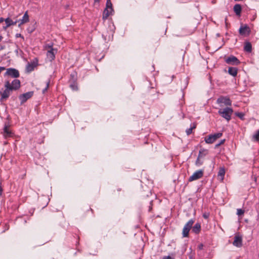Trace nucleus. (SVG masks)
<instances>
[{"label":"nucleus","instance_id":"13","mask_svg":"<svg viewBox=\"0 0 259 259\" xmlns=\"http://www.w3.org/2000/svg\"><path fill=\"white\" fill-rule=\"evenodd\" d=\"M203 152H206V150L204 149H201L199 151L198 156L195 162V164L198 166L201 165L203 163V161L201 160V159L202 158L201 153Z\"/></svg>","mask_w":259,"mask_h":259},{"label":"nucleus","instance_id":"42","mask_svg":"<svg viewBox=\"0 0 259 259\" xmlns=\"http://www.w3.org/2000/svg\"><path fill=\"white\" fill-rule=\"evenodd\" d=\"M100 0H95L94 2L95 3H99L100 2Z\"/></svg>","mask_w":259,"mask_h":259},{"label":"nucleus","instance_id":"12","mask_svg":"<svg viewBox=\"0 0 259 259\" xmlns=\"http://www.w3.org/2000/svg\"><path fill=\"white\" fill-rule=\"evenodd\" d=\"M217 103L219 104L224 103L226 105H231V101L229 98L222 96L217 99Z\"/></svg>","mask_w":259,"mask_h":259},{"label":"nucleus","instance_id":"15","mask_svg":"<svg viewBox=\"0 0 259 259\" xmlns=\"http://www.w3.org/2000/svg\"><path fill=\"white\" fill-rule=\"evenodd\" d=\"M112 12L110 9L105 8L103 13V19L104 20H106L109 15L112 14Z\"/></svg>","mask_w":259,"mask_h":259},{"label":"nucleus","instance_id":"37","mask_svg":"<svg viewBox=\"0 0 259 259\" xmlns=\"http://www.w3.org/2000/svg\"><path fill=\"white\" fill-rule=\"evenodd\" d=\"M203 247V244H199V245H198V248H199V249H202Z\"/></svg>","mask_w":259,"mask_h":259},{"label":"nucleus","instance_id":"31","mask_svg":"<svg viewBox=\"0 0 259 259\" xmlns=\"http://www.w3.org/2000/svg\"><path fill=\"white\" fill-rule=\"evenodd\" d=\"M244 210H243L242 209H237V214L239 216L243 215L244 214Z\"/></svg>","mask_w":259,"mask_h":259},{"label":"nucleus","instance_id":"18","mask_svg":"<svg viewBox=\"0 0 259 259\" xmlns=\"http://www.w3.org/2000/svg\"><path fill=\"white\" fill-rule=\"evenodd\" d=\"M238 69L235 67H230L228 68V73L233 76H235L237 74Z\"/></svg>","mask_w":259,"mask_h":259},{"label":"nucleus","instance_id":"46","mask_svg":"<svg viewBox=\"0 0 259 259\" xmlns=\"http://www.w3.org/2000/svg\"><path fill=\"white\" fill-rule=\"evenodd\" d=\"M212 3L213 4H214V3H215V2L214 1H212Z\"/></svg>","mask_w":259,"mask_h":259},{"label":"nucleus","instance_id":"21","mask_svg":"<svg viewBox=\"0 0 259 259\" xmlns=\"http://www.w3.org/2000/svg\"><path fill=\"white\" fill-rule=\"evenodd\" d=\"M225 174V169L224 167H221L219 169L218 176V177H220V179L222 181L224 180V176Z\"/></svg>","mask_w":259,"mask_h":259},{"label":"nucleus","instance_id":"1","mask_svg":"<svg viewBox=\"0 0 259 259\" xmlns=\"http://www.w3.org/2000/svg\"><path fill=\"white\" fill-rule=\"evenodd\" d=\"M20 87V82H6L5 88L0 90L1 101H4L9 98L13 90H16Z\"/></svg>","mask_w":259,"mask_h":259},{"label":"nucleus","instance_id":"27","mask_svg":"<svg viewBox=\"0 0 259 259\" xmlns=\"http://www.w3.org/2000/svg\"><path fill=\"white\" fill-rule=\"evenodd\" d=\"M252 138L255 141H259V130L253 135Z\"/></svg>","mask_w":259,"mask_h":259},{"label":"nucleus","instance_id":"8","mask_svg":"<svg viewBox=\"0 0 259 259\" xmlns=\"http://www.w3.org/2000/svg\"><path fill=\"white\" fill-rule=\"evenodd\" d=\"M239 32L241 35H248L250 32V29L247 25H245L240 27Z\"/></svg>","mask_w":259,"mask_h":259},{"label":"nucleus","instance_id":"20","mask_svg":"<svg viewBox=\"0 0 259 259\" xmlns=\"http://www.w3.org/2000/svg\"><path fill=\"white\" fill-rule=\"evenodd\" d=\"M244 50L248 53H250L252 51V45L250 42H246L245 43Z\"/></svg>","mask_w":259,"mask_h":259},{"label":"nucleus","instance_id":"35","mask_svg":"<svg viewBox=\"0 0 259 259\" xmlns=\"http://www.w3.org/2000/svg\"><path fill=\"white\" fill-rule=\"evenodd\" d=\"M162 259H174V258H173L171 257H170V256L168 255V256H163Z\"/></svg>","mask_w":259,"mask_h":259},{"label":"nucleus","instance_id":"19","mask_svg":"<svg viewBox=\"0 0 259 259\" xmlns=\"http://www.w3.org/2000/svg\"><path fill=\"white\" fill-rule=\"evenodd\" d=\"M5 21L7 24V25L4 27L5 29H6L7 27H10L11 25H15L17 23L16 21L13 22L11 19L8 18L5 20Z\"/></svg>","mask_w":259,"mask_h":259},{"label":"nucleus","instance_id":"44","mask_svg":"<svg viewBox=\"0 0 259 259\" xmlns=\"http://www.w3.org/2000/svg\"><path fill=\"white\" fill-rule=\"evenodd\" d=\"M152 209V207L151 206H149V211H151Z\"/></svg>","mask_w":259,"mask_h":259},{"label":"nucleus","instance_id":"24","mask_svg":"<svg viewBox=\"0 0 259 259\" xmlns=\"http://www.w3.org/2000/svg\"><path fill=\"white\" fill-rule=\"evenodd\" d=\"M106 9H110L111 11H113V9L112 8V4L110 0H107Z\"/></svg>","mask_w":259,"mask_h":259},{"label":"nucleus","instance_id":"16","mask_svg":"<svg viewBox=\"0 0 259 259\" xmlns=\"http://www.w3.org/2000/svg\"><path fill=\"white\" fill-rule=\"evenodd\" d=\"M192 231L195 234H198L201 230V225L200 223H197L192 227Z\"/></svg>","mask_w":259,"mask_h":259},{"label":"nucleus","instance_id":"28","mask_svg":"<svg viewBox=\"0 0 259 259\" xmlns=\"http://www.w3.org/2000/svg\"><path fill=\"white\" fill-rule=\"evenodd\" d=\"M222 135L223 134L221 133H218L211 135L212 136L213 138L214 139V141H215L217 139L222 137Z\"/></svg>","mask_w":259,"mask_h":259},{"label":"nucleus","instance_id":"6","mask_svg":"<svg viewBox=\"0 0 259 259\" xmlns=\"http://www.w3.org/2000/svg\"><path fill=\"white\" fill-rule=\"evenodd\" d=\"M227 64L231 65H238L240 63V61L237 57L234 56H230L225 59Z\"/></svg>","mask_w":259,"mask_h":259},{"label":"nucleus","instance_id":"14","mask_svg":"<svg viewBox=\"0 0 259 259\" xmlns=\"http://www.w3.org/2000/svg\"><path fill=\"white\" fill-rule=\"evenodd\" d=\"M19 21H20V23L19 24V25H20L23 24L24 23H27V22H28L29 21V16L28 15V12L27 11H26L24 13L22 18L21 19L19 20Z\"/></svg>","mask_w":259,"mask_h":259},{"label":"nucleus","instance_id":"33","mask_svg":"<svg viewBox=\"0 0 259 259\" xmlns=\"http://www.w3.org/2000/svg\"><path fill=\"white\" fill-rule=\"evenodd\" d=\"M49 82H47L46 87L42 90V92L43 94H45V92L47 91L48 88H49Z\"/></svg>","mask_w":259,"mask_h":259},{"label":"nucleus","instance_id":"29","mask_svg":"<svg viewBox=\"0 0 259 259\" xmlns=\"http://www.w3.org/2000/svg\"><path fill=\"white\" fill-rule=\"evenodd\" d=\"M70 87L74 91L77 90L78 89L77 82H73L70 85Z\"/></svg>","mask_w":259,"mask_h":259},{"label":"nucleus","instance_id":"4","mask_svg":"<svg viewBox=\"0 0 259 259\" xmlns=\"http://www.w3.org/2000/svg\"><path fill=\"white\" fill-rule=\"evenodd\" d=\"M34 94L33 91H30L26 93H24L19 96V99L20 100V104L22 105L27 101V100L31 98Z\"/></svg>","mask_w":259,"mask_h":259},{"label":"nucleus","instance_id":"43","mask_svg":"<svg viewBox=\"0 0 259 259\" xmlns=\"http://www.w3.org/2000/svg\"><path fill=\"white\" fill-rule=\"evenodd\" d=\"M2 39H3V36L2 35H0V42L1 41Z\"/></svg>","mask_w":259,"mask_h":259},{"label":"nucleus","instance_id":"26","mask_svg":"<svg viewBox=\"0 0 259 259\" xmlns=\"http://www.w3.org/2000/svg\"><path fill=\"white\" fill-rule=\"evenodd\" d=\"M34 65L33 64L28 63L26 66V70L27 72H31L34 69Z\"/></svg>","mask_w":259,"mask_h":259},{"label":"nucleus","instance_id":"38","mask_svg":"<svg viewBox=\"0 0 259 259\" xmlns=\"http://www.w3.org/2000/svg\"><path fill=\"white\" fill-rule=\"evenodd\" d=\"M207 153V150H206V152H203L201 153V155L202 156V157H203L205 155H206Z\"/></svg>","mask_w":259,"mask_h":259},{"label":"nucleus","instance_id":"36","mask_svg":"<svg viewBox=\"0 0 259 259\" xmlns=\"http://www.w3.org/2000/svg\"><path fill=\"white\" fill-rule=\"evenodd\" d=\"M51 48H53L52 45H48L46 46V48L48 49V50H50L51 49Z\"/></svg>","mask_w":259,"mask_h":259},{"label":"nucleus","instance_id":"40","mask_svg":"<svg viewBox=\"0 0 259 259\" xmlns=\"http://www.w3.org/2000/svg\"><path fill=\"white\" fill-rule=\"evenodd\" d=\"M2 192H3V189L0 186V196L2 195Z\"/></svg>","mask_w":259,"mask_h":259},{"label":"nucleus","instance_id":"23","mask_svg":"<svg viewBox=\"0 0 259 259\" xmlns=\"http://www.w3.org/2000/svg\"><path fill=\"white\" fill-rule=\"evenodd\" d=\"M196 127V124L195 123H193L191 125L190 128H187L186 131L187 135H190L192 133V131L193 129H195Z\"/></svg>","mask_w":259,"mask_h":259},{"label":"nucleus","instance_id":"10","mask_svg":"<svg viewBox=\"0 0 259 259\" xmlns=\"http://www.w3.org/2000/svg\"><path fill=\"white\" fill-rule=\"evenodd\" d=\"M233 244L238 247H240L242 245V237L239 235H236L234 237V240Z\"/></svg>","mask_w":259,"mask_h":259},{"label":"nucleus","instance_id":"32","mask_svg":"<svg viewBox=\"0 0 259 259\" xmlns=\"http://www.w3.org/2000/svg\"><path fill=\"white\" fill-rule=\"evenodd\" d=\"M225 141V140H222L218 144L215 145V148H217L221 146V145L223 144Z\"/></svg>","mask_w":259,"mask_h":259},{"label":"nucleus","instance_id":"45","mask_svg":"<svg viewBox=\"0 0 259 259\" xmlns=\"http://www.w3.org/2000/svg\"><path fill=\"white\" fill-rule=\"evenodd\" d=\"M13 81H20V80H18V79H15V80H14Z\"/></svg>","mask_w":259,"mask_h":259},{"label":"nucleus","instance_id":"3","mask_svg":"<svg viewBox=\"0 0 259 259\" xmlns=\"http://www.w3.org/2000/svg\"><path fill=\"white\" fill-rule=\"evenodd\" d=\"M194 223V221L193 219H191L185 224L182 231L183 237H187L189 236V231L192 228Z\"/></svg>","mask_w":259,"mask_h":259},{"label":"nucleus","instance_id":"39","mask_svg":"<svg viewBox=\"0 0 259 259\" xmlns=\"http://www.w3.org/2000/svg\"><path fill=\"white\" fill-rule=\"evenodd\" d=\"M16 37H23V36H22V35H21V34H20V33H17V34H16Z\"/></svg>","mask_w":259,"mask_h":259},{"label":"nucleus","instance_id":"25","mask_svg":"<svg viewBox=\"0 0 259 259\" xmlns=\"http://www.w3.org/2000/svg\"><path fill=\"white\" fill-rule=\"evenodd\" d=\"M71 79L69 81H76L77 80V73L75 71H73L70 74Z\"/></svg>","mask_w":259,"mask_h":259},{"label":"nucleus","instance_id":"9","mask_svg":"<svg viewBox=\"0 0 259 259\" xmlns=\"http://www.w3.org/2000/svg\"><path fill=\"white\" fill-rule=\"evenodd\" d=\"M3 136L5 138L7 139L13 136V133L10 130L8 125H5L3 130Z\"/></svg>","mask_w":259,"mask_h":259},{"label":"nucleus","instance_id":"17","mask_svg":"<svg viewBox=\"0 0 259 259\" xmlns=\"http://www.w3.org/2000/svg\"><path fill=\"white\" fill-rule=\"evenodd\" d=\"M233 10H234V12L237 16H240V14H241V10H242L241 6L240 5L236 4L234 6Z\"/></svg>","mask_w":259,"mask_h":259},{"label":"nucleus","instance_id":"5","mask_svg":"<svg viewBox=\"0 0 259 259\" xmlns=\"http://www.w3.org/2000/svg\"><path fill=\"white\" fill-rule=\"evenodd\" d=\"M5 76H10L13 78H17L19 76V72L18 70L15 68H9L7 69L5 73Z\"/></svg>","mask_w":259,"mask_h":259},{"label":"nucleus","instance_id":"2","mask_svg":"<svg viewBox=\"0 0 259 259\" xmlns=\"http://www.w3.org/2000/svg\"><path fill=\"white\" fill-rule=\"evenodd\" d=\"M232 109L227 107L224 109H220L218 111L220 115L225 118L227 121L231 119V116L233 113Z\"/></svg>","mask_w":259,"mask_h":259},{"label":"nucleus","instance_id":"11","mask_svg":"<svg viewBox=\"0 0 259 259\" xmlns=\"http://www.w3.org/2000/svg\"><path fill=\"white\" fill-rule=\"evenodd\" d=\"M57 52V49L51 48L50 50H48L47 52V57L51 60H53L55 58V54Z\"/></svg>","mask_w":259,"mask_h":259},{"label":"nucleus","instance_id":"34","mask_svg":"<svg viewBox=\"0 0 259 259\" xmlns=\"http://www.w3.org/2000/svg\"><path fill=\"white\" fill-rule=\"evenodd\" d=\"M209 216V214L208 213H204L203 214V217L204 219H207Z\"/></svg>","mask_w":259,"mask_h":259},{"label":"nucleus","instance_id":"41","mask_svg":"<svg viewBox=\"0 0 259 259\" xmlns=\"http://www.w3.org/2000/svg\"><path fill=\"white\" fill-rule=\"evenodd\" d=\"M4 21V19L3 18H0V23L3 22Z\"/></svg>","mask_w":259,"mask_h":259},{"label":"nucleus","instance_id":"7","mask_svg":"<svg viewBox=\"0 0 259 259\" xmlns=\"http://www.w3.org/2000/svg\"><path fill=\"white\" fill-rule=\"evenodd\" d=\"M203 175V170H199L195 171L193 174L189 178V181L190 182L198 180L202 177Z\"/></svg>","mask_w":259,"mask_h":259},{"label":"nucleus","instance_id":"30","mask_svg":"<svg viewBox=\"0 0 259 259\" xmlns=\"http://www.w3.org/2000/svg\"><path fill=\"white\" fill-rule=\"evenodd\" d=\"M235 114H236V115L237 116L239 117L240 119H243V117H244V114L242 112H236L235 113Z\"/></svg>","mask_w":259,"mask_h":259},{"label":"nucleus","instance_id":"22","mask_svg":"<svg viewBox=\"0 0 259 259\" xmlns=\"http://www.w3.org/2000/svg\"><path fill=\"white\" fill-rule=\"evenodd\" d=\"M204 141L207 144H212L215 141L212 136L211 135H209L208 137H206Z\"/></svg>","mask_w":259,"mask_h":259}]
</instances>
